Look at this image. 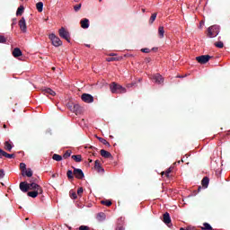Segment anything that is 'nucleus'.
<instances>
[{"mask_svg": "<svg viewBox=\"0 0 230 230\" xmlns=\"http://www.w3.org/2000/svg\"><path fill=\"white\" fill-rule=\"evenodd\" d=\"M110 90L113 94H125L127 93V88L116 83L110 84Z\"/></svg>", "mask_w": 230, "mask_h": 230, "instance_id": "1", "label": "nucleus"}, {"mask_svg": "<svg viewBox=\"0 0 230 230\" xmlns=\"http://www.w3.org/2000/svg\"><path fill=\"white\" fill-rule=\"evenodd\" d=\"M218 33H220V27L218 25L211 26L208 30V36L210 39L217 37V35H218Z\"/></svg>", "mask_w": 230, "mask_h": 230, "instance_id": "2", "label": "nucleus"}, {"mask_svg": "<svg viewBox=\"0 0 230 230\" xmlns=\"http://www.w3.org/2000/svg\"><path fill=\"white\" fill-rule=\"evenodd\" d=\"M49 39L51 40V43L55 46V48L62 46V40L57 35L52 33L49 36Z\"/></svg>", "mask_w": 230, "mask_h": 230, "instance_id": "3", "label": "nucleus"}, {"mask_svg": "<svg viewBox=\"0 0 230 230\" xmlns=\"http://www.w3.org/2000/svg\"><path fill=\"white\" fill-rule=\"evenodd\" d=\"M59 37H61V39H65V40H66L67 42H71L69 31H67V30H66V28L64 27L59 29Z\"/></svg>", "mask_w": 230, "mask_h": 230, "instance_id": "4", "label": "nucleus"}, {"mask_svg": "<svg viewBox=\"0 0 230 230\" xmlns=\"http://www.w3.org/2000/svg\"><path fill=\"white\" fill-rule=\"evenodd\" d=\"M209 58H211V56L209 55H202L196 58L197 62L199 64H208L209 62Z\"/></svg>", "mask_w": 230, "mask_h": 230, "instance_id": "5", "label": "nucleus"}, {"mask_svg": "<svg viewBox=\"0 0 230 230\" xmlns=\"http://www.w3.org/2000/svg\"><path fill=\"white\" fill-rule=\"evenodd\" d=\"M81 99L83 100V102H84L85 103H93V102H94V97H93V95L89 94V93H84L81 96Z\"/></svg>", "mask_w": 230, "mask_h": 230, "instance_id": "6", "label": "nucleus"}, {"mask_svg": "<svg viewBox=\"0 0 230 230\" xmlns=\"http://www.w3.org/2000/svg\"><path fill=\"white\" fill-rule=\"evenodd\" d=\"M29 190H32L34 191H39V193H43L42 187H40V185H39L35 182L29 183Z\"/></svg>", "mask_w": 230, "mask_h": 230, "instance_id": "7", "label": "nucleus"}, {"mask_svg": "<svg viewBox=\"0 0 230 230\" xmlns=\"http://www.w3.org/2000/svg\"><path fill=\"white\" fill-rule=\"evenodd\" d=\"M19 27L22 33H26V31H28V27L26 26V19H24V17L19 21Z\"/></svg>", "mask_w": 230, "mask_h": 230, "instance_id": "8", "label": "nucleus"}, {"mask_svg": "<svg viewBox=\"0 0 230 230\" xmlns=\"http://www.w3.org/2000/svg\"><path fill=\"white\" fill-rule=\"evenodd\" d=\"M94 168L96 172H98V173H105V170L103 169V167H102V164H100L99 160L95 161Z\"/></svg>", "mask_w": 230, "mask_h": 230, "instance_id": "9", "label": "nucleus"}, {"mask_svg": "<svg viewBox=\"0 0 230 230\" xmlns=\"http://www.w3.org/2000/svg\"><path fill=\"white\" fill-rule=\"evenodd\" d=\"M20 190L23 193H26L30 190V183H28L26 181H22L20 183Z\"/></svg>", "mask_w": 230, "mask_h": 230, "instance_id": "10", "label": "nucleus"}, {"mask_svg": "<svg viewBox=\"0 0 230 230\" xmlns=\"http://www.w3.org/2000/svg\"><path fill=\"white\" fill-rule=\"evenodd\" d=\"M74 175L76 179H84V172L81 169H74Z\"/></svg>", "mask_w": 230, "mask_h": 230, "instance_id": "11", "label": "nucleus"}, {"mask_svg": "<svg viewBox=\"0 0 230 230\" xmlns=\"http://www.w3.org/2000/svg\"><path fill=\"white\" fill-rule=\"evenodd\" d=\"M153 80L155 84H163V75L156 74L153 76Z\"/></svg>", "mask_w": 230, "mask_h": 230, "instance_id": "12", "label": "nucleus"}, {"mask_svg": "<svg viewBox=\"0 0 230 230\" xmlns=\"http://www.w3.org/2000/svg\"><path fill=\"white\" fill-rule=\"evenodd\" d=\"M27 195L28 197H31V199H37L39 195H42V192H39L38 190H32V191H29Z\"/></svg>", "mask_w": 230, "mask_h": 230, "instance_id": "13", "label": "nucleus"}, {"mask_svg": "<svg viewBox=\"0 0 230 230\" xmlns=\"http://www.w3.org/2000/svg\"><path fill=\"white\" fill-rule=\"evenodd\" d=\"M43 94L50 95V96H55L57 93L55 91L51 90V88H45L43 89Z\"/></svg>", "mask_w": 230, "mask_h": 230, "instance_id": "14", "label": "nucleus"}, {"mask_svg": "<svg viewBox=\"0 0 230 230\" xmlns=\"http://www.w3.org/2000/svg\"><path fill=\"white\" fill-rule=\"evenodd\" d=\"M164 222L168 226L169 224L172 223V218L170 217V213L165 212L164 214Z\"/></svg>", "mask_w": 230, "mask_h": 230, "instance_id": "15", "label": "nucleus"}, {"mask_svg": "<svg viewBox=\"0 0 230 230\" xmlns=\"http://www.w3.org/2000/svg\"><path fill=\"white\" fill-rule=\"evenodd\" d=\"M13 56L14 58H17L18 57H22V51H21V49L15 48L13 51Z\"/></svg>", "mask_w": 230, "mask_h": 230, "instance_id": "16", "label": "nucleus"}, {"mask_svg": "<svg viewBox=\"0 0 230 230\" xmlns=\"http://www.w3.org/2000/svg\"><path fill=\"white\" fill-rule=\"evenodd\" d=\"M101 155L102 157H104L105 159H109V157H112V155L109 153V151H106L105 149L101 150Z\"/></svg>", "mask_w": 230, "mask_h": 230, "instance_id": "17", "label": "nucleus"}, {"mask_svg": "<svg viewBox=\"0 0 230 230\" xmlns=\"http://www.w3.org/2000/svg\"><path fill=\"white\" fill-rule=\"evenodd\" d=\"M81 27L84 30H87V28H89V19H84L81 21Z\"/></svg>", "mask_w": 230, "mask_h": 230, "instance_id": "18", "label": "nucleus"}, {"mask_svg": "<svg viewBox=\"0 0 230 230\" xmlns=\"http://www.w3.org/2000/svg\"><path fill=\"white\" fill-rule=\"evenodd\" d=\"M13 148V146L10 143V141L4 142L5 150H7L8 152H11Z\"/></svg>", "mask_w": 230, "mask_h": 230, "instance_id": "19", "label": "nucleus"}, {"mask_svg": "<svg viewBox=\"0 0 230 230\" xmlns=\"http://www.w3.org/2000/svg\"><path fill=\"white\" fill-rule=\"evenodd\" d=\"M158 35L160 39H164V27L160 26L158 28Z\"/></svg>", "mask_w": 230, "mask_h": 230, "instance_id": "20", "label": "nucleus"}, {"mask_svg": "<svg viewBox=\"0 0 230 230\" xmlns=\"http://www.w3.org/2000/svg\"><path fill=\"white\" fill-rule=\"evenodd\" d=\"M201 184L203 188H208V186H209V178L208 177L203 178V180L201 181Z\"/></svg>", "mask_w": 230, "mask_h": 230, "instance_id": "21", "label": "nucleus"}, {"mask_svg": "<svg viewBox=\"0 0 230 230\" xmlns=\"http://www.w3.org/2000/svg\"><path fill=\"white\" fill-rule=\"evenodd\" d=\"M97 220L99 222H103V220H105V213L101 212V213L97 214Z\"/></svg>", "mask_w": 230, "mask_h": 230, "instance_id": "22", "label": "nucleus"}, {"mask_svg": "<svg viewBox=\"0 0 230 230\" xmlns=\"http://www.w3.org/2000/svg\"><path fill=\"white\" fill-rule=\"evenodd\" d=\"M36 8H37L38 12L41 13L42 10L44 9V4L42 2L37 3Z\"/></svg>", "mask_w": 230, "mask_h": 230, "instance_id": "23", "label": "nucleus"}, {"mask_svg": "<svg viewBox=\"0 0 230 230\" xmlns=\"http://www.w3.org/2000/svg\"><path fill=\"white\" fill-rule=\"evenodd\" d=\"M2 157H6L7 159H13V157H15V155L13 154H8L6 152L4 151Z\"/></svg>", "mask_w": 230, "mask_h": 230, "instance_id": "24", "label": "nucleus"}, {"mask_svg": "<svg viewBox=\"0 0 230 230\" xmlns=\"http://www.w3.org/2000/svg\"><path fill=\"white\" fill-rule=\"evenodd\" d=\"M72 159H74V161H75V163H81L82 155H72Z\"/></svg>", "mask_w": 230, "mask_h": 230, "instance_id": "25", "label": "nucleus"}, {"mask_svg": "<svg viewBox=\"0 0 230 230\" xmlns=\"http://www.w3.org/2000/svg\"><path fill=\"white\" fill-rule=\"evenodd\" d=\"M24 13V6L21 5L20 7H18L17 12H16V15H22V13Z\"/></svg>", "mask_w": 230, "mask_h": 230, "instance_id": "26", "label": "nucleus"}, {"mask_svg": "<svg viewBox=\"0 0 230 230\" xmlns=\"http://www.w3.org/2000/svg\"><path fill=\"white\" fill-rule=\"evenodd\" d=\"M52 159L54 161L60 162V161H62V156L60 155L54 154L53 156H52Z\"/></svg>", "mask_w": 230, "mask_h": 230, "instance_id": "27", "label": "nucleus"}, {"mask_svg": "<svg viewBox=\"0 0 230 230\" xmlns=\"http://www.w3.org/2000/svg\"><path fill=\"white\" fill-rule=\"evenodd\" d=\"M101 204H103L104 206L109 207V206H112V201H111V200H102V201H101Z\"/></svg>", "mask_w": 230, "mask_h": 230, "instance_id": "28", "label": "nucleus"}, {"mask_svg": "<svg viewBox=\"0 0 230 230\" xmlns=\"http://www.w3.org/2000/svg\"><path fill=\"white\" fill-rule=\"evenodd\" d=\"M203 226H204L203 229L213 230V227L211 226V225H209V223H204Z\"/></svg>", "mask_w": 230, "mask_h": 230, "instance_id": "29", "label": "nucleus"}, {"mask_svg": "<svg viewBox=\"0 0 230 230\" xmlns=\"http://www.w3.org/2000/svg\"><path fill=\"white\" fill-rule=\"evenodd\" d=\"M155 19H157V13H153L150 17L149 22L152 24Z\"/></svg>", "mask_w": 230, "mask_h": 230, "instance_id": "30", "label": "nucleus"}, {"mask_svg": "<svg viewBox=\"0 0 230 230\" xmlns=\"http://www.w3.org/2000/svg\"><path fill=\"white\" fill-rule=\"evenodd\" d=\"M25 175L27 177H31L33 175V171H31V169H28L25 171Z\"/></svg>", "mask_w": 230, "mask_h": 230, "instance_id": "31", "label": "nucleus"}, {"mask_svg": "<svg viewBox=\"0 0 230 230\" xmlns=\"http://www.w3.org/2000/svg\"><path fill=\"white\" fill-rule=\"evenodd\" d=\"M215 46H216V48L222 49V48H224V42H222V41L216 42Z\"/></svg>", "mask_w": 230, "mask_h": 230, "instance_id": "32", "label": "nucleus"}, {"mask_svg": "<svg viewBox=\"0 0 230 230\" xmlns=\"http://www.w3.org/2000/svg\"><path fill=\"white\" fill-rule=\"evenodd\" d=\"M99 140L102 145H106V146H111V144H109L104 138L100 137Z\"/></svg>", "mask_w": 230, "mask_h": 230, "instance_id": "33", "label": "nucleus"}, {"mask_svg": "<svg viewBox=\"0 0 230 230\" xmlns=\"http://www.w3.org/2000/svg\"><path fill=\"white\" fill-rule=\"evenodd\" d=\"M66 176H67L68 179H73L74 178L73 171L68 170L67 172H66Z\"/></svg>", "mask_w": 230, "mask_h": 230, "instance_id": "34", "label": "nucleus"}, {"mask_svg": "<svg viewBox=\"0 0 230 230\" xmlns=\"http://www.w3.org/2000/svg\"><path fill=\"white\" fill-rule=\"evenodd\" d=\"M64 159H67V157H71V151H66L64 155Z\"/></svg>", "mask_w": 230, "mask_h": 230, "instance_id": "35", "label": "nucleus"}, {"mask_svg": "<svg viewBox=\"0 0 230 230\" xmlns=\"http://www.w3.org/2000/svg\"><path fill=\"white\" fill-rule=\"evenodd\" d=\"M4 42H6V38H4L3 35H0V43L4 44Z\"/></svg>", "mask_w": 230, "mask_h": 230, "instance_id": "36", "label": "nucleus"}, {"mask_svg": "<svg viewBox=\"0 0 230 230\" xmlns=\"http://www.w3.org/2000/svg\"><path fill=\"white\" fill-rule=\"evenodd\" d=\"M20 168H21V170H22V172H24V170H26V164L21 163V164H20Z\"/></svg>", "mask_w": 230, "mask_h": 230, "instance_id": "37", "label": "nucleus"}, {"mask_svg": "<svg viewBox=\"0 0 230 230\" xmlns=\"http://www.w3.org/2000/svg\"><path fill=\"white\" fill-rule=\"evenodd\" d=\"M81 8H82V4H80L74 6L75 12H78V10H80Z\"/></svg>", "mask_w": 230, "mask_h": 230, "instance_id": "38", "label": "nucleus"}, {"mask_svg": "<svg viewBox=\"0 0 230 230\" xmlns=\"http://www.w3.org/2000/svg\"><path fill=\"white\" fill-rule=\"evenodd\" d=\"M4 177V170H0V179H3Z\"/></svg>", "mask_w": 230, "mask_h": 230, "instance_id": "39", "label": "nucleus"}, {"mask_svg": "<svg viewBox=\"0 0 230 230\" xmlns=\"http://www.w3.org/2000/svg\"><path fill=\"white\" fill-rule=\"evenodd\" d=\"M82 193H84V188H79L77 190V195H82Z\"/></svg>", "mask_w": 230, "mask_h": 230, "instance_id": "40", "label": "nucleus"}, {"mask_svg": "<svg viewBox=\"0 0 230 230\" xmlns=\"http://www.w3.org/2000/svg\"><path fill=\"white\" fill-rule=\"evenodd\" d=\"M142 53H150V49H142Z\"/></svg>", "mask_w": 230, "mask_h": 230, "instance_id": "41", "label": "nucleus"}, {"mask_svg": "<svg viewBox=\"0 0 230 230\" xmlns=\"http://www.w3.org/2000/svg\"><path fill=\"white\" fill-rule=\"evenodd\" d=\"M79 230H89V227L88 226H81L79 227Z\"/></svg>", "mask_w": 230, "mask_h": 230, "instance_id": "42", "label": "nucleus"}, {"mask_svg": "<svg viewBox=\"0 0 230 230\" xmlns=\"http://www.w3.org/2000/svg\"><path fill=\"white\" fill-rule=\"evenodd\" d=\"M171 172H172V170H171V169H168V170L165 172L166 177H169V175H170Z\"/></svg>", "mask_w": 230, "mask_h": 230, "instance_id": "43", "label": "nucleus"}, {"mask_svg": "<svg viewBox=\"0 0 230 230\" xmlns=\"http://www.w3.org/2000/svg\"><path fill=\"white\" fill-rule=\"evenodd\" d=\"M74 109H75V111H78V109H80V105L75 104V105H74Z\"/></svg>", "mask_w": 230, "mask_h": 230, "instance_id": "44", "label": "nucleus"}, {"mask_svg": "<svg viewBox=\"0 0 230 230\" xmlns=\"http://www.w3.org/2000/svg\"><path fill=\"white\" fill-rule=\"evenodd\" d=\"M116 230H125V227H123V226H118V227L116 228Z\"/></svg>", "mask_w": 230, "mask_h": 230, "instance_id": "45", "label": "nucleus"}, {"mask_svg": "<svg viewBox=\"0 0 230 230\" xmlns=\"http://www.w3.org/2000/svg\"><path fill=\"white\" fill-rule=\"evenodd\" d=\"M112 60H115L114 58H109L107 59L108 62H112Z\"/></svg>", "mask_w": 230, "mask_h": 230, "instance_id": "46", "label": "nucleus"}, {"mask_svg": "<svg viewBox=\"0 0 230 230\" xmlns=\"http://www.w3.org/2000/svg\"><path fill=\"white\" fill-rule=\"evenodd\" d=\"M3 153H4L3 149L0 148V159L3 157Z\"/></svg>", "mask_w": 230, "mask_h": 230, "instance_id": "47", "label": "nucleus"}, {"mask_svg": "<svg viewBox=\"0 0 230 230\" xmlns=\"http://www.w3.org/2000/svg\"><path fill=\"white\" fill-rule=\"evenodd\" d=\"M73 199H76V193L72 194Z\"/></svg>", "mask_w": 230, "mask_h": 230, "instance_id": "48", "label": "nucleus"}, {"mask_svg": "<svg viewBox=\"0 0 230 230\" xmlns=\"http://www.w3.org/2000/svg\"><path fill=\"white\" fill-rule=\"evenodd\" d=\"M132 85H134V84H128V87H132Z\"/></svg>", "mask_w": 230, "mask_h": 230, "instance_id": "49", "label": "nucleus"}, {"mask_svg": "<svg viewBox=\"0 0 230 230\" xmlns=\"http://www.w3.org/2000/svg\"><path fill=\"white\" fill-rule=\"evenodd\" d=\"M4 128H6V125H4Z\"/></svg>", "mask_w": 230, "mask_h": 230, "instance_id": "50", "label": "nucleus"}, {"mask_svg": "<svg viewBox=\"0 0 230 230\" xmlns=\"http://www.w3.org/2000/svg\"><path fill=\"white\" fill-rule=\"evenodd\" d=\"M100 2H102V0H99Z\"/></svg>", "mask_w": 230, "mask_h": 230, "instance_id": "51", "label": "nucleus"}]
</instances>
